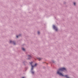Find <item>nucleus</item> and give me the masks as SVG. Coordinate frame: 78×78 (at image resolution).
<instances>
[{
	"mask_svg": "<svg viewBox=\"0 0 78 78\" xmlns=\"http://www.w3.org/2000/svg\"><path fill=\"white\" fill-rule=\"evenodd\" d=\"M22 50H23V51H25V49L24 48H22Z\"/></svg>",
	"mask_w": 78,
	"mask_h": 78,
	"instance_id": "obj_5",
	"label": "nucleus"
},
{
	"mask_svg": "<svg viewBox=\"0 0 78 78\" xmlns=\"http://www.w3.org/2000/svg\"><path fill=\"white\" fill-rule=\"evenodd\" d=\"M19 37V35L18 36H16V37L17 38H18V37Z\"/></svg>",
	"mask_w": 78,
	"mask_h": 78,
	"instance_id": "obj_9",
	"label": "nucleus"
},
{
	"mask_svg": "<svg viewBox=\"0 0 78 78\" xmlns=\"http://www.w3.org/2000/svg\"><path fill=\"white\" fill-rule=\"evenodd\" d=\"M34 71H32V74H34Z\"/></svg>",
	"mask_w": 78,
	"mask_h": 78,
	"instance_id": "obj_8",
	"label": "nucleus"
},
{
	"mask_svg": "<svg viewBox=\"0 0 78 78\" xmlns=\"http://www.w3.org/2000/svg\"><path fill=\"white\" fill-rule=\"evenodd\" d=\"M53 28L55 30V31H58V29L55 25L53 26Z\"/></svg>",
	"mask_w": 78,
	"mask_h": 78,
	"instance_id": "obj_3",
	"label": "nucleus"
},
{
	"mask_svg": "<svg viewBox=\"0 0 78 78\" xmlns=\"http://www.w3.org/2000/svg\"><path fill=\"white\" fill-rule=\"evenodd\" d=\"M32 64H33V62H31L30 63V65H31V67H32L31 69V70H33V68H34V67H36V66H37V64H36V63L35 64V65L34 66H32Z\"/></svg>",
	"mask_w": 78,
	"mask_h": 78,
	"instance_id": "obj_2",
	"label": "nucleus"
},
{
	"mask_svg": "<svg viewBox=\"0 0 78 78\" xmlns=\"http://www.w3.org/2000/svg\"><path fill=\"white\" fill-rule=\"evenodd\" d=\"M74 5H76L75 2H74Z\"/></svg>",
	"mask_w": 78,
	"mask_h": 78,
	"instance_id": "obj_11",
	"label": "nucleus"
},
{
	"mask_svg": "<svg viewBox=\"0 0 78 78\" xmlns=\"http://www.w3.org/2000/svg\"><path fill=\"white\" fill-rule=\"evenodd\" d=\"M22 78H25V77H22Z\"/></svg>",
	"mask_w": 78,
	"mask_h": 78,
	"instance_id": "obj_12",
	"label": "nucleus"
},
{
	"mask_svg": "<svg viewBox=\"0 0 78 78\" xmlns=\"http://www.w3.org/2000/svg\"><path fill=\"white\" fill-rule=\"evenodd\" d=\"M38 60H39V61H41V58H38Z\"/></svg>",
	"mask_w": 78,
	"mask_h": 78,
	"instance_id": "obj_6",
	"label": "nucleus"
},
{
	"mask_svg": "<svg viewBox=\"0 0 78 78\" xmlns=\"http://www.w3.org/2000/svg\"><path fill=\"white\" fill-rule=\"evenodd\" d=\"M40 33V32H39V31H38V34H39Z\"/></svg>",
	"mask_w": 78,
	"mask_h": 78,
	"instance_id": "obj_10",
	"label": "nucleus"
},
{
	"mask_svg": "<svg viewBox=\"0 0 78 78\" xmlns=\"http://www.w3.org/2000/svg\"><path fill=\"white\" fill-rule=\"evenodd\" d=\"M28 56L29 59H30V58H31V56L30 55H28Z\"/></svg>",
	"mask_w": 78,
	"mask_h": 78,
	"instance_id": "obj_4",
	"label": "nucleus"
},
{
	"mask_svg": "<svg viewBox=\"0 0 78 78\" xmlns=\"http://www.w3.org/2000/svg\"><path fill=\"white\" fill-rule=\"evenodd\" d=\"M66 70V69L65 68H60L57 72V73L61 76H64V75L61 73V71H63V70Z\"/></svg>",
	"mask_w": 78,
	"mask_h": 78,
	"instance_id": "obj_1",
	"label": "nucleus"
},
{
	"mask_svg": "<svg viewBox=\"0 0 78 78\" xmlns=\"http://www.w3.org/2000/svg\"><path fill=\"white\" fill-rule=\"evenodd\" d=\"M10 43H12V42H13V41H10Z\"/></svg>",
	"mask_w": 78,
	"mask_h": 78,
	"instance_id": "obj_7",
	"label": "nucleus"
},
{
	"mask_svg": "<svg viewBox=\"0 0 78 78\" xmlns=\"http://www.w3.org/2000/svg\"><path fill=\"white\" fill-rule=\"evenodd\" d=\"M14 44H15V43H14Z\"/></svg>",
	"mask_w": 78,
	"mask_h": 78,
	"instance_id": "obj_13",
	"label": "nucleus"
}]
</instances>
